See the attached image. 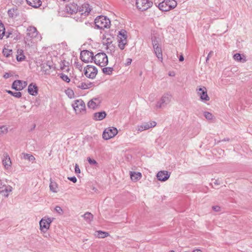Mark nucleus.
Masks as SVG:
<instances>
[{"label":"nucleus","mask_w":252,"mask_h":252,"mask_svg":"<svg viewBox=\"0 0 252 252\" xmlns=\"http://www.w3.org/2000/svg\"><path fill=\"white\" fill-rule=\"evenodd\" d=\"M97 73V68L92 65H88L84 69V74L85 76L89 78L93 79L95 78Z\"/></svg>","instance_id":"nucleus-12"},{"label":"nucleus","mask_w":252,"mask_h":252,"mask_svg":"<svg viewBox=\"0 0 252 252\" xmlns=\"http://www.w3.org/2000/svg\"><path fill=\"white\" fill-rule=\"evenodd\" d=\"M23 158L25 159H28L30 161H33L35 160V158L32 155L27 154V153H22Z\"/></svg>","instance_id":"nucleus-29"},{"label":"nucleus","mask_w":252,"mask_h":252,"mask_svg":"<svg viewBox=\"0 0 252 252\" xmlns=\"http://www.w3.org/2000/svg\"><path fill=\"white\" fill-rule=\"evenodd\" d=\"M192 252H202L200 250H194L193 251H192Z\"/></svg>","instance_id":"nucleus-57"},{"label":"nucleus","mask_w":252,"mask_h":252,"mask_svg":"<svg viewBox=\"0 0 252 252\" xmlns=\"http://www.w3.org/2000/svg\"><path fill=\"white\" fill-rule=\"evenodd\" d=\"M170 176V173L167 171H158L157 174V178L158 180L164 182L167 180Z\"/></svg>","instance_id":"nucleus-15"},{"label":"nucleus","mask_w":252,"mask_h":252,"mask_svg":"<svg viewBox=\"0 0 252 252\" xmlns=\"http://www.w3.org/2000/svg\"><path fill=\"white\" fill-rule=\"evenodd\" d=\"M94 61L95 64L102 67L105 66L108 63L107 56L104 52L96 54L94 56Z\"/></svg>","instance_id":"nucleus-5"},{"label":"nucleus","mask_w":252,"mask_h":252,"mask_svg":"<svg viewBox=\"0 0 252 252\" xmlns=\"http://www.w3.org/2000/svg\"><path fill=\"white\" fill-rule=\"evenodd\" d=\"M212 209L215 212H219L220 211V208L218 206H215L212 207Z\"/></svg>","instance_id":"nucleus-49"},{"label":"nucleus","mask_w":252,"mask_h":252,"mask_svg":"<svg viewBox=\"0 0 252 252\" xmlns=\"http://www.w3.org/2000/svg\"><path fill=\"white\" fill-rule=\"evenodd\" d=\"M53 219L48 218L47 219H42L40 222V228L42 232L45 233L49 228L51 223L52 222Z\"/></svg>","instance_id":"nucleus-13"},{"label":"nucleus","mask_w":252,"mask_h":252,"mask_svg":"<svg viewBox=\"0 0 252 252\" xmlns=\"http://www.w3.org/2000/svg\"><path fill=\"white\" fill-rule=\"evenodd\" d=\"M87 160H88V161L89 162V163L91 164V165H95V164H97V162L96 161V160H95L94 159H92L90 157H88L87 158Z\"/></svg>","instance_id":"nucleus-39"},{"label":"nucleus","mask_w":252,"mask_h":252,"mask_svg":"<svg viewBox=\"0 0 252 252\" xmlns=\"http://www.w3.org/2000/svg\"><path fill=\"white\" fill-rule=\"evenodd\" d=\"M93 86V83H85L82 82L80 85L77 86L78 88H80L82 90L88 89L91 88Z\"/></svg>","instance_id":"nucleus-24"},{"label":"nucleus","mask_w":252,"mask_h":252,"mask_svg":"<svg viewBox=\"0 0 252 252\" xmlns=\"http://www.w3.org/2000/svg\"><path fill=\"white\" fill-rule=\"evenodd\" d=\"M148 123L149 125L150 126V128L155 127L157 125L156 122L155 121H152L151 122H149Z\"/></svg>","instance_id":"nucleus-44"},{"label":"nucleus","mask_w":252,"mask_h":252,"mask_svg":"<svg viewBox=\"0 0 252 252\" xmlns=\"http://www.w3.org/2000/svg\"><path fill=\"white\" fill-rule=\"evenodd\" d=\"M28 93L32 95H36L38 94V88L35 84H30L28 88Z\"/></svg>","instance_id":"nucleus-18"},{"label":"nucleus","mask_w":252,"mask_h":252,"mask_svg":"<svg viewBox=\"0 0 252 252\" xmlns=\"http://www.w3.org/2000/svg\"><path fill=\"white\" fill-rule=\"evenodd\" d=\"M75 64L76 67L78 68L80 70L82 69V65L80 63L78 62H76L75 63Z\"/></svg>","instance_id":"nucleus-47"},{"label":"nucleus","mask_w":252,"mask_h":252,"mask_svg":"<svg viewBox=\"0 0 252 252\" xmlns=\"http://www.w3.org/2000/svg\"><path fill=\"white\" fill-rule=\"evenodd\" d=\"M142 73V72H141L140 73V75H141Z\"/></svg>","instance_id":"nucleus-61"},{"label":"nucleus","mask_w":252,"mask_h":252,"mask_svg":"<svg viewBox=\"0 0 252 252\" xmlns=\"http://www.w3.org/2000/svg\"><path fill=\"white\" fill-rule=\"evenodd\" d=\"M75 172L76 173H80V170L79 166H78V165L77 164H75Z\"/></svg>","instance_id":"nucleus-48"},{"label":"nucleus","mask_w":252,"mask_h":252,"mask_svg":"<svg viewBox=\"0 0 252 252\" xmlns=\"http://www.w3.org/2000/svg\"><path fill=\"white\" fill-rule=\"evenodd\" d=\"M118 133V130L116 127H110L106 128L102 134V137L105 140H108L114 137Z\"/></svg>","instance_id":"nucleus-11"},{"label":"nucleus","mask_w":252,"mask_h":252,"mask_svg":"<svg viewBox=\"0 0 252 252\" xmlns=\"http://www.w3.org/2000/svg\"><path fill=\"white\" fill-rule=\"evenodd\" d=\"M8 132L7 127L5 126H0V137L6 134Z\"/></svg>","instance_id":"nucleus-33"},{"label":"nucleus","mask_w":252,"mask_h":252,"mask_svg":"<svg viewBox=\"0 0 252 252\" xmlns=\"http://www.w3.org/2000/svg\"><path fill=\"white\" fill-rule=\"evenodd\" d=\"M132 60L130 58H127L126 60V65H129L131 64Z\"/></svg>","instance_id":"nucleus-53"},{"label":"nucleus","mask_w":252,"mask_h":252,"mask_svg":"<svg viewBox=\"0 0 252 252\" xmlns=\"http://www.w3.org/2000/svg\"><path fill=\"white\" fill-rule=\"evenodd\" d=\"M130 178L134 182H136L140 180L142 177V174L140 172H130Z\"/></svg>","instance_id":"nucleus-21"},{"label":"nucleus","mask_w":252,"mask_h":252,"mask_svg":"<svg viewBox=\"0 0 252 252\" xmlns=\"http://www.w3.org/2000/svg\"><path fill=\"white\" fill-rule=\"evenodd\" d=\"M179 61H180V62H182V61H184V58L183 56V55H181V56H180V57H179Z\"/></svg>","instance_id":"nucleus-55"},{"label":"nucleus","mask_w":252,"mask_h":252,"mask_svg":"<svg viewBox=\"0 0 252 252\" xmlns=\"http://www.w3.org/2000/svg\"><path fill=\"white\" fill-rule=\"evenodd\" d=\"M72 106L76 114L80 113L82 112H86L85 104L82 99L75 100L72 103Z\"/></svg>","instance_id":"nucleus-10"},{"label":"nucleus","mask_w":252,"mask_h":252,"mask_svg":"<svg viewBox=\"0 0 252 252\" xmlns=\"http://www.w3.org/2000/svg\"><path fill=\"white\" fill-rule=\"evenodd\" d=\"M177 4L175 0H164L158 4V7L162 11H168L175 8Z\"/></svg>","instance_id":"nucleus-4"},{"label":"nucleus","mask_w":252,"mask_h":252,"mask_svg":"<svg viewBox=\"0 0 252 252\" xmlns=\"http://www.w3.org/2000/svg\"><path fill=\"white\" fill-rule=\"evenodd\" d=\"M126 43L119 44V47L121 49L123 50L125 48Z\"/></svg>","instance_id":"nucleus-54"},{"label":"nucleus","mask_w":252,"mask_h":252,"mask_svg":"<svg viewBox=\"0 0 252 252\" xmlns=\"http://www.w3.org/2000/svg\"><path fill=\"white\" fill-rule=\"evenodd\" d=\"M198 94L200 95V99L204 101H208L210 99L207 93L206 88L204 87L200 88L198 90Z\"/></svg>","instance_id":"nucleus-17"},{"label":"nucleus","mask_w":252,"mask_h":252,"mask_svg":"<svg viewBox=\"0 0 252 252\" xmlns=\"http://www.w3.org/2000/svg\"><path fill=\"white\" fill-rule=\"evenodd\" d=\"M137 8L141 11H145L153 5V2L149 0H136Z\"/></svg>","instance_id":"nucleus-9"},{"label":"nucleus","mask_w":252,"mask_h":252,"mask_svg":"<svg viewBox=\"0 0 252 252\" xmlns=\"http://www.w3.org/2000/svg\"><path fill=\"white\" fill-rule=\"evenodd\" d=\"M215 185H220V182L219 180H216L214 182Z\"/></svg>","instance_id":"nucleus-56"},{"label":"nucleus","mask_w":252,"mask_h":252,"mask_svg":"<svg viewBox=\"0 0 252 252\" xmlns=\"http://www.w3.org/2000/svg\"><path fill=\"white\" fill-rule=\"evenodd\" d=\"M169 252H174V251H170Z\"/></svg>","instance_id":"nucleus-60"},{"label":"nucleus","mask_w":252,"mask_h":252,"mask_svg":"<svg viewBox=\"0 0 252 252\" xmlns=\"http://www.w3.org/2000/svg\"><path fill=\"white\" fill-rule=\"evenodd\" d=\"M113 71V68L111 67H104L102 69L103 72L106 75H110Z\"/></svg>","instance_id":"nucleus-31"},{"label":"nucleus","mask_w":252,"mask_h":252,"mask_svg":"<svg viewBox=\"0 0 252 252\" xmlns=\"http://www.w3.org/2000/svg\"><path fill=\"white\" fill-rule=\"evenodd\" d=\"M149 128H150V127L148 123H143L140 126H138V130L140 132Z\"/></svg>","instance_id":"nucleus-27"},{"label":"nucleus","mask_w":252,"mask_h":252,"mask_svg":"<svg viewBox=\"0 0 252 252\" xmlns=\"http://www.w3.org/2000/svg\"><path fill=\"white\" fill-rule=\"evenodd\" d=\"M65 9L67 12L71 14L75 13L76 15L75 18H77V20L79 19V17L84 18V17L88 15L91 11L90 5L88 3H84L79 9L76 7V5L73 4L68 5L66 7Z\"/></svg>","instance_id":"nucleus-1"},{"label":"nucleus","mask_w":252,"mask_h":252,"mask_svg":"<svg viewBox=\"0 0 252 252\" xmlns=\"http://www.w3.org/2000/svg\"><path fill=\"white\" fill-rule=\"evenodd\" d=\"M6 92L8 94H11V95L16 97V98H20L22 96V94L21 92H13L10 90H7Z\"/></svg>","instance_id":"nucleus-30"},{"label":"nucleus","mask_w":252,"mask_h":252,"mask_svg":"<svg viewBox=\"0 0 252 252\" xmlns=\"http://www.w3.org/2000/svg\"><path fill=\"white\" fill-rule=\"evenodd\" d=\"M204 116L205 118L208 120H211L213 118V115L212 114L208 112H205L204 113Z\"/></svg>","instance_id":"nucleus-38"},{"label":"nucleus","mask_w":252,"mask_h":252,"mask_svg":"<svg viewBox=\"0 0 252 252\" xmlns=\"http://www.w3.org/2000/svg\"><path fill=\"white\" fill-rule=\"evenodd\" d=\"M94 56L93 52L87 50H83L80 53V59L85 63L92 62L94 61Z\"/></svg>","instance_id":"nucleus-8"},{"label":"nucleus","mask_w":252,"mask_h":252,"mask_svg":"<svg viewBox=\"0 0 252 252\" xmlns=\"http://www.w3.org/2000/svg\"><path fill=\"white\" fill-rule=\"evenodd\" d=\"M90 24V23H87V22H86V23H85V24H86V25H87V24Z\"/></svg>","instance_id":"nucleus-59"},{"label":"nucleus","mask_w":252,"mask_h":252,"mask_svg":"<svg viewBox=\"0 0 252 252\" xmlns=\"http://www.w3.org/2000/svg\"><path fill=\"white\" fill-rule=\"evenodd\" d=\"M120 39L119 40V44L121 43H126V39H123L122 37H120Z\"/></svg>","instance_id":"nucleus-50"},{"label":"nucleus","mask_w":252,"mask_h":252,"mask_svg":"<svg viewBox=\"0 0 252 252\" xmlns=\"http://www.w3.org/2000/svg\"><path fill=\"white\" fill-rule=\"evenodd\" d=\"M50 183L49 185L50 189L51 191L53 192H58V185L55 181H53L51 179L50 180Z\"/></svg>","instance_id":"nucleus-23"},{"label":"nucleus","mask_w":252,"mask_h":252,"mask_svg":"<svg viewBox=\"0 0 252 252\" xmlns=\"http://www.w3.org/2000/svg\"><path fill=\"white\" fill-rule=\"evenodd\" d=\"M66 94L70 98H72L74 95L73 91L70 89H68L66 91Z\"/></svg>","instance_id":"nucleus-40"},{"label":"nucleus","mask_w":252,"mask_h":252,"mask_svg":"<svg viewBox=\"0 0 252 252\" xmlns=\"http://www.w3.org/2000/svg\"><path fill=\"white\" fill-rule=\"evenodd\" d=\"M94 25L96 29L103 30L110 27V21L106 17L100 15L95 19Z\"/></svg>","instance_id":"nucleus-3"},{"label":"nucleus","mask_w":252,"mask_h":252,"mask_svg":"<svg viewBox=\"0 0 252 252\" xmlns=\"http://www.w3.org/2000/svg\"><path fill=\"white\" fill-rule=\"evenodd\" d=\"M55 210H56V211L57 212H58L60 214H61L63 213V210H62V208L59 206H57L55 207Z\"/></svg>","instance_id":"nucleus-43"},{"label":"nucleus","mask_w":252,"mask_h":252,"mask_svg":"<svg viewBox=\"0 0 252 252\" xmlns=\"http://www.w3.org/2000/svg\"><path fill=\"white\" fill-rule=\"evenodd\" d=\"M97 105H98L96 104V103L94 101V99H91L88 103V107L89 108L94 109L97 106Z\"/></svg>","instance_id":"nucleus-32"},{"label":"nucleus","mask_w":252,"mask_h":252,"mask_svg":"<svg viewBox=\"0 0 252 252\" xmlns=\"http://www.w3.org/2000/svg\"><path fill=\"white\" fill-rule=\"evenodd\" d=\"M171 95L168 93H165L163 94L160 99L158 101L156 104V107L157 109L164 107L171 101Z\"/></svg>","instance_id":"nucleus-6"},{"label":"nucleus","mask_w":252,"mask_h":252,"mask_svg":"<svg viewBox=\"0 0 252 252\" xmlns=\"http://www.w3.org/2000/svg\"><path fill=\"white\" fill-rule=\"evenodd\" d=\"M5 185L3 184L2 183H0V193H1L2 192H4L3 189L5 187Z\"/></svg>","instance_id":"nucleus-45"},{"label":"nucleus","mask_w":252,"mask_h":252,"mask_svg":"<svg viewBox=\"0 0 252 252\" xmlns=\"http://www.w3.org/2000/svg\"><path fill=\"white\" fill-rule=\"evenodd\" d=\"M82 216L87 222H90L93 220V215L90 212H86Z\"/></svg>","instance_id":"nucleus-26"},{"label":"nucleus","mask_w":252,"mask_h":252,"mask_svg":"<svg viewBox=\"0 0 252 252\" xmlns=\"http://www.w3.org/2000/svg\"><path fill=\"white\" fill-rule=\"evenodd\" d=\"M17 54L16 59L18 62H22L25 60V56L24 55V52L22 50H18Z\"/></svg>","instance_id":"nucleus-25"},{"label":"nucleus","mask_w":252,"mask_h":252,"mask_svg":"<svg viewBox=\"0 0 252 252\" xmlns=\"http://www.w3.org/2000/svg\"><path fill=\"white\" fill-rule=\"evenodd\" d=\"M95 235L98 238H104L107 237L109 235V233L102 231H97L95 232Z\"/></svg>","instance_id":"nucleus-28"},{"label":"nucleus","mask_w":252,"mask_h":252,"mask_svg":"<svg viewBox=\"0 0 252 252\" xmlns=\"http://www.w3.org/2000/svg\"><path fill=\"white\" fill-rule=\"evenodd\" d=\"M60 78L62 79L64 81L68 83L70 82V80L68 77L67 75L63 74V73H61L59 74Z\"/></svg>","instance_id":"nucleus-37"},{"label":"nucleus","mask_w":252,"mask_h":252,"mask_svg":"<svg viewBox=\"0 0 252 252\" xmlns=\"http://www.w3.org/2000/svg\"><path fill=\"white\" fill-rule=\"evenodd\" d=\"M4 191H5L6 193H5L4 194V196L5 197H8V193L12 191V188L10 186H6L5 185V187L3 189Z\"/></svg>","instance_id":"nucleus-35"},{"label":"nucleus","mask_w":252,"mask_h":252,"mask_svg":"<svg viewBox=\"0 0 252 252\" xmlns=\"http://www.w3.org/2000/svg\"><path fill=\"white\" fill-rule=\"evenodd\" d=\"M12 51L10 49H8L4 48L3 49L2 53L6 57H8L11 54H12Z\"/></svg>","instance_id":"nucleus-36"},{"label":"nucleus","mask_w":252,"mask_h":252,"mask_svg":"<svg viewBox=\"0 0 252 252\" xmlns=\"http://www.w3.org/2000/svg\"><path fill=\"white\" fill-rule=\"evenodd\" d=\"M233 58L235 61L243 63H245L247 61L246 57L244 56L242 57L241 55L239 53L235 54L233 56Z\"/></svg>","instance_id":"nucleus-22"},{"label":"nucleus","mask_w":252,"mask_h":252,"mask_svg":"<svg viewBox=\"0 0 252 252\" xmlns=\"http://www.w3.org/2000/svg\"><path fill=\"white\" fill-rule=\"evenodd\" d=\"M14 9H10L8 10V14L10 17H14Z\"/></svg>","instance_id":"nucleus-42"},{"label":"nucleus","mask_w":252,"mask_h":252,"mask_svg":"<svg viewBox=\"0 0 252 252\" xmlns=\"http://www.w3.org/2000/svg\"><path fill=\"white\" fill-rule=\"evenodd\" d=\"M27 3L34 7V8H38L39 7L42 3V2L40 0H26Z\"/></svg>","instance_id":"nucleus-20"},{"label":"nucleus","mask_w":252,"mask_h":252,"mask_svg":"<svg viewBox=\"0 0 252 252\" xmlns=\"http://www.w3.org/2000/svg\"><path fill=\"white\" fill-rule=\"evenodd\" d=\"M126 31H121L119 32V35L121 36V37L124 39H126Z\"/></svg>","instance_id":"nucleus-41"},{"label":"nucleus","mask_w":252,"mask_h":252,"mask_svg":"<svg viewBox=\"0 0 252 252\" xmlns=\"http://www.w3.org/2000/svg\"><path fill=\"white\" fill-rule=\"evenodd\" d=\"M12 76V75L9 73H5L4 75H3V77L5 78V79H7L8 78H9L10 77Z\"/></svg>","instance_id":"nucleus-51"},{"label":"nucleus","mask_w":252,"mask_h":252,"mask_svg":"<svg viewBox=\"0 0 252 252\" xmlns=\"http://www.w3.org/2000/svg\"><path fill=\"white\" fill-rule=\"evenodd\" d=\"M68 179L74 183H75L77 182V179L75 176L68 177Z\"/></svg>","instance_id":"nucleus-46"},{"label":"nucleus","mask_w":252,"mask_h":252,"mask_svg":"<svg viewBox=\"0 0 252 252\" xmlns=\"http://www.w3.org/2000/svg\"><path fill=\"white\" fill-rule=\"evenodd\" d=\"M38 32L36 29L33 26H30L27 29L26 35L24 41L28 46H32L33 43V39L37 36Z\"/></svg>","instance_id":"nucleus-2"},{"label":"nucleus","mask_w":252,"mask_h":252,"mask_svg":"<svg viewBox=\"0 0 252 252\" xmlns=\"http://www.w3.org/2000/svg\"><path fill=\"white\" fill-rule=\"evenodd\" d=\"M5 33V28L3 24L0 20V39H2Z\"/></svg>","instance_id":"nucleus-34"},{"label":"nucleus","mask_w":252,"mask_h":252,"mask_svg":"<svg viewBox=\"0 0 252 252\" xmlns=\"http://www.w3.org/2000/svg\"><path fill=\"white\" fill-rule=\"evenodd\" d=\"M152 42L155 53L157 57L161 61H162V54L161 47L159 46L158 41L156 36L152 37Z\"/></svg>","instance_id":"nucleus-7"},{"label":"nucleus","mask_w":252,"mask_h":252,"mask_svg":"<svg viewBox=\"0 0 252 252\" xmlns=\"http://www.w3.org/2000/svg\"><path fill=\"white\" fill-rule=\"evenodd\" d=\"M106 116V113L105 111H101L94 113L93 116V119L95 121H101Z\"/></svg>","instance_id":"nucleus-19"},{"label":"nucleus","mask_w":252,"mask_h":252,"mask_svg":"<svg viewBox=\"0 0 252 252\" xmlns=\"http://www.w3.org/2000/svg\"><path fill=\"white\" fill-rule=\"evenodd\" d=\"M93 99H94V100H98V99H97V98H93Z\"/></svg>","instance_id":"nucleus-58"},{"label":"nucleus","mask_w":252,"mask_h":252,"mask_svg":"<svg viewBox=\"0 0 252 252\" xmlns=\"http://www.w3.org/2000/svg\"><path fill=\"white\" fill-rule=\"evenodd\" d=\"M2 164L6 169H8L11 167L12 162L11 159L7 153H4L2 160Z\"/></svg>","instance_id":"nucleus-16"},{"label":"nucleus","mask_w":252,"mask_h":252,"mask_svg":"<svg viewBox=\"0 0 252 252\" xmlns=\"http://www.w3.org/2000/svg\"><path fill=\"white\" fill-rule=\"evenodd\" d=\"M213 54V51H211L209 52V53L208 54V55L207 56V57L206 58V62H207L209 60V58L212 56Z\"/></svg>","instance_id":"nucleus-52"},{"label":"nucleus","mask_w":252,"mask_h":252,"mask_svg":"<svg viewBox=\"0 0 252 252\" xmlns=\"http://www.w3.org/2000/svg\"><path fill=\"white\" fill-rule=\"evenodd\" d=\"M27 85V82L17 80L13 82L11 88L16 91H21L25 88Z\"/></svg>","instance_id":"nucleus-14"}]
</instances>
